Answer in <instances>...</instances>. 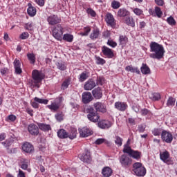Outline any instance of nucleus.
<instances>
[{
	"instance_id": "nucleus-21",
	"label": "nucleus",
	"mask_w": 177,
	"mask_h": 177,
	"mask_svg": "<svg viewBox=\"0 0 177 177\" xmlns=\"http://www.w3.org/2000/svg\"><path fill=\"white\" fill-rule=\"evenodd\" d=\"M102 174L104 177H110L113 174V169L109 167H105L102 169Z\"/></svg>"
},
{
	"instance_id": "nucleus-51",
	"label": "nucleus",
	"mask_w": 177,
	"mask_h": 177,
	"mask_svg": "<svg viewBox=\"0 0 177 177\" xmlns=\"http://www.w3.org/2000/svg\"><path fill=\"white\" fill-rule=\"evenodd\" d=\"M138 132L143 133L146 131V125L145 124H140L138 127Z\"/></svg>"
},
{
	"instance_id": "nucleus-35",
	"label": "nucleus",
	"mask_w": 177,
	"mask_h": 177,
	"mask_svg": "<svg viewBox=\"0 0 177 177\" xmlns=\"http://www.w3.org/2000/svg\"><path fill=\"white\" fill-rule=\"evenodd\" d=\"M160 160H162V161H164V162H166L167 160H168V158H169V153H168V151H164L163 153L160 154Z\"/></svg>"
},
{
	"instance_id": "nucleus-16",
	"label": "nucleus",
	"mask_w": 177,
	"mask_h": 177,
	"mask_svg": "<svg viewBox=\"0 0 177 177\" xmlns=\"http://www.w3.org/2000/svg\"><path fill=\"white\" fill-rule=\"evenodd\" d=\"M80 135L82 138H88V136H91L93 132L91 129L84 127L83 129H79Z\"/></svg>"
},
{
	"instance_id": "nucleus-53",
	"label": "nucleus",
	"mask_w": 177,
	"mask_h": 177,
	"mask_svg": "<svg viewBox=\"0 0 177 177\" xmlns=\"http://www.w3.org/2000/svg\"><path fill=\"white\" fill-rule=\"evenodd\" d=\"M107 45H109L111 48H115V46H117V42L113 40H108Z\"/></svg>"
},
{
	"instance_id": "nucleus-3",
	"label": "nucleus",
	"mask_w": 177,
	"mask_h": 177,
	"mask_svg": "<svg viewBox=\"0 0 177 177\" xmlns=\"http://www.w3.org/2000/svg\"><path fill=\"white\" fill-rule=\"evenodd\" d=\"M32 78L33 80H32V85L38 86V84L42 82V80L45 78V75L38 70H33L32 72Z\"/></svg>"
},
{
	"instance_id": "nucleus-1",
	"label": "nucleus",
	"mask_w": 177,
	"mask_h": 177,
	"mask_svg": "<svg viewBox=\"0 0 177 177\" xmlns=\"http://www.w3.org/2000/svg\"><path fill=\"white\" fill-rule=\"evenodd\" d=\"M94 109L92 106H88L85 109V112L87 114V118L91 122H97L99 120H100V116L98 113H106L107 111V109L106 107V104L103 102H97L94 103L93 104ZM95 109L96 111H95Z\"/></svg>"
},
{
	"instance_id": "nucleus-28",
	"label": "nucleus",
	"mask_w": 177,
	"mask_h": 177,
	"mask_svg": "<svg viewBox=\"0 0 177 177\" xmlns=\"http://www.w3.org/2000/svg\"><path fill=\"white\" fill-rule=\"evenodd\" d=\"M120 45L122 46H125L128 43V37L125 35H120L119 37Z\"/></svg>"
},
{
	"instance_id": "nucleus-15",
	"label": "nucleus",
	"mask_w": 177,
	"mask_h": 177,
	"mask_svg": "<svg viewBox=\"0 0 177 177\" xmlns=\"http://www.w3.org/2000/svg\"><path fill=\"white\" fill-rule=\"evenodd\" d=\"M115 109L119 111H125L128 109V104L126 102H116L115 103Z\"/></svg>"
},
{
	"instance_id": "nucleus-63",
	"label": "nucleus",
	"mask_w": 177,
	"mask_h": 177,
	"mask_svg": "<svg viewBox=\"0 0 177 177\" xmlns=\"http://www.w3.org/2000/svg\"><path fill=\"white\" fill-rule=\"evenodd\" d=\"M128 122L130 124V125H136V122H135V119L132 118H128Z\"/></svg>"
},
{
	"instance_id": "nucleus-55",
	"label": "nucleus",
	"mask_w": 177,
	"mask_h": 177,
	"mask_svg": "<svg viewBox=\"0 0 177 177\" xmlns=\"http://www.w3.org/2000/svg\"><path fill=\"white\" fill-rule=\"evenodd\" d=\"M153 134L154 135V136H160V135L161 134V129H155L153 131Z\"/></svg>"
},
{
	"instance_id": "nucleus-6",
	"label": "nucleus",
	"mask_w": 177,
	"mask_h": 177,
	"mask_svg": "<svg viewBox=\"0 0 177 177\" xmlns=\"http://www.w3.org/2000/svg\"><path fill=\"white\" fill-rule=\"evenodd\" d=\"M53 37L57 39V41H62L63 37V27L62 25H57L53 30Z\"/></svg>"
},
{
	"instance_id": "nucleus-12",
	"label": "nucleus",
	"mask_w": 177,
	"mask_h": 177,
	"mask_svg": "<svg viewBox=\"0 0 177 177\" xmlns=\"http://www.w3.org/2000/svg\"><path fill=\"white\" fill-rule=\"evenodd\" d=\"M82 99L84 104H88L92 102L93 97H92V94L89 92H84L82 95Z\"/></svg>"
},
{
	"instance_id": "nucleus-45",
	"label": "nucleus",
	"mask_w": 177,
	"mask_h": 177,
	"mask_svg": "<svg viewBox=\"0 0 177 177\" xmlns=\"http://www.w3.org/2000/svg\"><path fill=\"white\" fill-rule=\"evenodd\" d=\"M155 13L157 17H161L162 16V11H161V8L160 7H155Z\"/></svg>"
},
{
	"instance_id": "nucleus-27",
	"label": "nucleus",
	"mask_w": 177,
	"mask_h": 177,
	"mask_svg": "<svg viewBox=\"0 0 177 177\" xmlns=\"http://www.w3.org/2000/svg\"><path fill=\"white\" fill-rule=\"evenodd\" d=\"M149 98L154 102L160 100L161 99V95L159 93H151L149 94Z\"/></svg>"
},
{
	"instance_id": "nucleus-9",
	"label": "nucleus",
	"mask_w": 177,
	"mask_h": 177,
	"mask_svg": "<svg viewBox=\"0 0 177 177\" xmlns=\"http://www.w3.org/2000/svg\"><path fill=\"white\" fill-rule=\"evenodd\" d=\"M105 21L108 26H110V27H115V19H114L113 14L107 12L105 17Z\"/></svg>"
},
{
	"instance_id": "nucleus-19",
	"label": "nucleus",
	"mask_w": 177,
	"mask_h": 177,
	"mask_svg": "<svg viewBox=\"0 0 177 177\" xmlns=\"http://www.w3.org/2000/svg\"><path fill=\"white\" fill-rule=\"evenodd\" d=\"M102 53L104 55V56H106L107 57H113L114 56V53H113V50L108 48L107 46H102Z\"/></svg>"
},
{
	"instance_id": "nucleus-26",
	"label": "nucleus",
	"mask_w": 177,
	"mask_h": 177,
	"mask_svg": "<svg viewBox=\"0 0 177 177\" xmlns=\"http://www.w3.org/2000/svg\"><path fill=\"white\" fill-rule=\"evenodd\" d=\"M118 16L119 17H125L126 16H129V12L127 9L120 8L118 12Z\"/></svg>"
},
{
	"instance_id": "nucleus-47",
	"label": "nucleus",
	"mask_w": 177,
	"mask_h": 177,
	"mask_svg": "<svg viewBox=\"0 0 177 177\" xmlns=\"http://www.w3.org/2000/svg\"><path fill=\"white\" fill-rule=\"evenodd\" d=\"M111 6H112L113 9H118V8H120V2L114 0L111 3Z\"/></svg>"
},
{
	"instance_id": "nucleus-34",
	"label": "nucleus",
	"mask_w": 177,
	"mask_h": 177,
	"mask_svg": "<svg viewBox=\"0 0 177 177\" xmlns=\"http://www.w3.org/2000/svg\"><path fill=\"white\" fill-rule=\"evenodd\" d=\"M39 128L41 131H44V132H46V131H50V125L49 124H45L44 123H41L39 124Z\"/></svg>"
},
{
	"instance_id": "nucleus-5",
	"label": "nucleus",
	"mask_w": 177,
	"mask_h": 177,
	"mask_svg": "<svg viewBox=\"0 0 177 177\" xmlns=\"http://www.w3.org/2000/svg\"><path fill=\"white\" fill-rule=\"evenodd\" d=\"M119 161L124 168H128V167L132 165V158L127 154H123L119 158Z\"/></svg>"
},
{
	"instance_id": "nucleus-59",
	"label": "nucleus",
	"mask_w": 177,
	"mask_h": 177,
	"mask_svg": "<svg viewBox=\"0 0 177 177\" xmlns=\"http://www.w3.org/2000/svg\"><path fill=\"white\" fill-rule=\"evenodd\" d=\"M133 12H134L135 15H137V16H140V15H142V13L143 12V11H142V10H140L139 8H135L133 10Z\"/></svg>"
},
{
	"instance_id": "nucleus-29",
	"label": "nucleus",
	"mask_w": 177,
	"mask_h": 177,
	"mask_svg": "<svg viewBox=\"0 0 177 177\" xmlns=\"http://www.w3.org/2000/svg\"><path fill=\"white\" fill-rule=\"evenodd\" d=\"M62 39L66 41V42H72L74 40V35L68 33L64 34Z\"/></svg>"
},
{
	"instance_id": "nucleus-64",
	"label": "nucleus",
	"mask_w": 177,
	"mask_h": 177,
	"mask_svg": "<svg viewBox=\"0 0 177 177\" xmlns=\"http://www.w3.org/2000/svg\"><path fill=\"white\" fill-rule=\"evenodd\" d=\"M17 177H26V174H24V171H23V170L21 169H19Z\"/></svg>"
},
{
	"instance_id": "nucleus-7",
	"label": "nucleus",
	"mask_w": 177,
	"mask_h": 177,
	"mask_svg": "<svg viewBox=\"0 0 177 177\" xmlns=\"http://www.w3.org/2000/svg\"><path fill=\"white\" fill-rule=\"evenodd\" d=\"M161 139L163 142H166V143H171L172 140H174V136L169 131L163 130L161 133Z\"/></svg>"
},
{
	"instance_id": "nucleus-2",
	"label": "nucleus",
	"mask_w": 177,
	"mask_h": 177,
	"mask_svg": "<svg viewBox=\"0 0 177 177\" xmlns=\"http://www.w3.org/2000/svg\"><path fill=\"white\" fill-rule=\"evenodd\" d=\"M150 52L149 57L151 59H157V60H161L164 57V54L165 53V50L164 46L156 41H152L150 43Z\"/></svg>"
},
{
	"instance_id": "nucleus-36",
	"label": "nucleus",
	"mask_w": 177,
	"mask_h": 177,
	"mask_svg": "<svg viewBox=\"0 0 177 177\" xmlns=\"http://www.w3.org/2000/svg\"><path fill=\"white\" fill-rule=\"evenodd\" d=\"M125 23L127 26H130V27H135V22L133 21V18L131 17H127L125 19Z\"/></svg>"
},
{
	"instance_id": "nucleus-39",
	"label": "nucleus",
	"mask_w": 177,
	"mask_h": 177,
	"mask_svg": "<svg viewBox=\"0 0 177 177\" xmlns=\"http://www.w3.org/2000/svg\"><path fill=\"white\" fill-rule=\"evenodd\" d=\"M27 57L28 60L30 62L31 64H35V55H34V53H28Z\"/></svg>"
},
{
	"instance_id": "nucleus-30",
	"label": "nucleus",
	"mask_w": 177,
	"mask_h": 177,
	"mask_svg": "<svg viewBox=\"0 0 177 177\" xmlns=\"http://www.w3.org/2000/svg\"><path fill=\"white\" fill-rule=\"evenodd\" d=\"M69 139H75L77 138V129L75 128H71V130L68 133V136Z\"/></svg>"
},
{
	"instance_id": "nucleus-52",
	"label": "nucleus",
	"mask_w": 177,
	"mask_h": 177,
	"mask_svg": "<svg viewBox=\"0 0 177 177\" xmlns=\"http://www.w3.org/2000/svg\"><path fill=\"white\" fill-rule=\"evenodd\" d=\"M103 82H104V78L101 77L97 78L96 80L97 85H103Z\"/></svg>"
},
{
	"instance_id": "nucleus-4",
	"label": "nucleus",
	"mask_w": 177,
	"mask_h": 177,
	"mask_svg": "<svg viewBox=\"0 0 177 177\" xmlns=\"http://www.w3.org/2000/svg\"><path fill=\"white\" fill-rule=\"evenodd\" d=\"M133 172L136 176H145L146 175V168L141 162H136L133 164Z\"/></svg>"
},
{
	"instance_id": "nucleus-58",
	"label": "nucleus",
	"mask_w": 177,
	"mask_h": 177,
	"mask_svg": "<svg viewBox=\"0 0 177 177\" xmlns=\"http://www.w3.org/2000/svg\"><path fill=\"white\" fill-rule=\"evenodd\" d=\"M30 35H28V32H24L20 35L21 39H27L28 38Z\"/></svg>"
},
{
	"instance_id": "nucleus-18",
	"label": "nucleus",
	"mask_w": 177,
	"mask_h": 177,
	"mask_svg": "<svg viewBox=\"0 0 177 177\" xmlns=\"http://www.w3.org/2000/svg\"><path fill=\"white\" fill-rule=\"evenodd\" d=\"M22 150L25 151V153H32V151H34V146L30 142H25L22 145Z\"/></svg>"
},
{
	"instance_id": "nucleus-61",
	"label": "nucleus",
	"mask_w": 177,
	"mask_h": 177,
	"mask_svg": "<svg viewBox=\"0 0 177 177\" xmlns=\"http://www.w3.org/2000/svg\"><path fill=\"white\" fill-rule=\"evenodd\" d=\"M35 1L39 6H44L45 5V0H35Z\"/></svg>"
},
{
	"instance_id": "nucleus-24",
	"label": "nucleus",
	"mask_w": 177,
	"mask_h": 177,
	"mask_svg": "<svg viewBox=\"0 0 177 177\" xmlns=\"http://www.w3.org/2000/svg\"><path fill=\"white\" fill-rule=\"evenodd\" d=\"M28 165H30V161L27 159H23L21 160V169H27L28 172H31V169H28Z\"/></svg>"
},
{
	"instance_id": "nucleus-17",
	"label": "nucleus",
	"mask_w": 177,
	"mask_h": 177,
	"mask_svg": "<svg viewBox=\"0 0 177 177\" xmlns=\"http://www.w3.org/2000/svg\"><path fill=\"white\" fill-rule=\"evenodd\" d=\"M81 161L83 162H91L92 158L91 157V152L89 151L86 150L85 153H83L80 157Z\"/></svg>"
},
{
	"instance_id": "nucleus-20",
	"label": "nucleus",
	"mask_w": 177,
	"mask_h": 177,
	"mask_svg": "<svg viewBox=\"0 0 177 177\" xmlns=\"http://www.w3.org/2000/svg\"><path fill=\"white\" fill-rule=\"evenodd\" d=\"M93 96L95 99H101L102 96H103V93L102 92V88L100 87H97L92 91Z\"/></svg>"
},
{
	"instance_id": "nucleus-44",
	"label": "nucleus",
	"mask_w": 177,
	"mask_h": 177,
	"mask_svg": "<svg viewBox=\"0 0 177 177\" xmlns=\"http://www.w3.org/2000/svg\"><path fill=\"white\" fill-rule=\"evenodd\" d=\"M167 21L170 26H175L176 24L175 19H174V17H172L171 16L167 19Z\"/></svg>"
},
{
	"instance_id": "nucleus-11",
	"label": "nucleus",
	"mask_w": 177,
	"mask_h": 177,
	"mask_svg": "<svg viewBox=\"0 0 177 177\" xmlns=\"http://www.w3.org/2000/svg\"><path fill=\"white\" fill-rule=\"evenodd\" d=\"M97 125L99 128H101V129H109V128H111V122L106 120H98Z\"/></svg>"
},
{
	"instance_id": "nucleus-40",
	"label": "nucleus",
	"mask_w": 177,
	"mask_h": 177,
	"mask_svg": "<svg viewBox=\"0 0 177 177\" xmlns=\"http://www.w3.org/2000/svg\"><path fill=\"white\" fill-rule=\"evenodd\" d=\"M115 143L118 146V147H121L122 146V138L121 137L116 136L115 137Z\"/></svg>"
},
{
	"instance_id": "nucleus-42",
	"label": "nucleus",
	"mask_w": 177,
	"mask_h": 177,
	"mask_svg": "<svg viewBox=\"0 0 177 177\" xmlns=\"http://www.w3.org/2000/svg\"><path fill=\"white\" fill-rule=\"evenodd\" d=\"M175 102H176V100L172 97H169L167 100V106H175Z\"/></svg>"
},
{
	"instance_id": "nucleus-8",
	"label": "nucleus",
	"mask_w": 177,
	"mask_h": 177,
	"mask_svg": "<svg viewBox=\"0 0 177 177\" xmlns=\"http://www.w3.org/2000/svg\"><path fill=\"white\" fill-rule=\"evenodd\" d=\"M56 102L52 103L50 105H47V107L51 110V111H57L60 107V103L63 102V97H58L55 100Z\"/></svg>"
},
{
	"instance_id": "nucleus-62",
	"label": "nucleus",
	"mask_w": 177,
	"mask_h": 177,
	"mask_svg": "<svg viewBox=\"0 0 177 177\" xmlns=\"http://www.w3.org/2000/svg\"><path fill=\"white\" fill-rule=\"evenodd\" d=\"M25 28L26 30H29L30 31L32 30V24H25Z\"/></svg>"
},
{
	"instance_id": "nucleus-57",
	"label": "nucleus",
	"mask_w": 177,
	"mask_h": 177,
	"mask_svg": "<svg viewBox=\"0 0 177 177\" xmlns=\"http://www.w3.org/2000/svg\"><path fill=\"white\" fill-rule=\"evenodd\" d=\"M106 142V139L104 138H98L95 140V145H102V143H104Z\"/></svg>"
},
{
	"instance_id": "nucleus-32",
	"label": "nucleus",
	"mask_w": 177,
	"mask_h": 177,
	"mask_svg": "<svg viewBox=\"0 0 177 177\" xmlns=\"http://www.w3.org/2000/svg\"><path fill=\"white\" fill-rule=\"evenodd\" d=\"M141 73H142V74L147 75V74H150V68H149L147 66V64H142L141 68Z\"/></svg>"
},
{
	"instance_id": "nucleus-54",
	"label": "nucleus",
	"mask_w": 177,
	"mask_h": 177,
	"mask_svg": "<svg viewBox=\"0 0 177 177\" xmlns=\"http://www.w3.org/2000/svg\"><path fill=\"white\" fill-rule=\"evenodd\" d=\"M1 145H3V146H4V147H6L7 150H9V147L10 146V141L6 140L4 142H2Z\"/></svg>"
},
{
	"instance_id": "nucleus-48",
	"label": "nucleus",
	"mask_w": 177,
	"mask_h": 177,
	"mask_svg": "<svg viewBox=\"0 0 177 177\" xmlns=\"http://www.w3.org/2000/svg\"><path fill=\"white\" fill-rule=\"evenodd\" d=\"M70 85V80H65L64 82H63V84H62V89H67V88H68V86Z\"/></svg>"
},
{
	"instance_id": "nucleus-22",
	"label": "nucleus",
	"mask_w": 177,
	"mask_h": 177,
	"mask_svg": "<svg viewBox=\"0 0 177 177\" xmlns=\"http://www.w3.org/2000/svg\"><path fill=\"white\" fill-rule=\"evenodd\" d=\"M57 136L59 139H67L68 138V133L66 130L61 129L57 131Z\"/></svg>"
},
{
	"instance_id": "nucleus-49",
	"label": "nucleus",
	"mask_w": 177,
	"mask_h": 177,
	"mask_svg": "<svg viewBox=\"0 0 177 177\" xmlns=\"http://www.w3.org/2000/svg\"><path fill=\"white\" fill-rule=\"evenodd\" d=\"M150 113H151L150 111L148 110L147 109H142L140 111V114H141V115H143V116L149 115V114H150Z\"/></svg>"
},
{
	"instance_id": "nucleus-10",
	"label": "nucleus",
	"mask_w": 177,
	"mask_h": 177,
	"mask_svg": "<svg viewBox=\"0 0 177 177\" xmlns=\"http://www.w3.org/2000/svg\"><path fill=\"white\" fill-rule=\"evenodd\" d=\"M47 21L50 26H56L60 23V19L57 15H50L47 17Z\"/></svg>"
},
{
	"instance_id": "nucleus-56",
	"label": "nucleus",
	"mask_w": 177,
	"mask_h": 177,
	"mask_svg": "<svg viewBox=\"0 0 177 177\" xmlns=\"http://www.w3.org/2000/svg\"><path fill=\"white\" fill-rule=\"evenodd\" d=\"M55 118L57 121H63V114L62 113H57L55 115Z\"/></svg>"
},
{
	"instance_id": "nucleus-50",
	"label": "nucleus",
	"mask_w": 177,
	"mask_h": 177,
	"mask_svg": "<svg viewBox=\"0 0 177 177\" xmlns=\"http://www.w3.org/2000/svg\"><path fill=\"white\" fill-rule=\"evenodd\" d=\"M86 12L88 15H90L92 17H95V16H96V12L92 8H88Z\"/></svg>"
},
{
	"instance_id": "nucleus-14",
	"label": "nucleus",
	"mask_w": 177,
	"mask_h": 177,
	"mask_svg": "<svg viewBox=\"0 0 177 177\" xmlns=\"http://www.w3.org/2000/svg\"><path fill=\"white\" fill-rule=\"evenodd\" d=\"M95 86H96V83L95 82V80H93V79H90L87 82H86L84 86V89L85 91H92V89H93Z\"/></svg>"
},
{
	"instance_id": "nucleus-37",
	"label": "nucleus",
	"mask_w": 177,
	"mask_h": 177,
	"mask_svg": "<svg viewBox=\"0 0 177 177\" xmlns=\"http://www.w3.org/2000/svg\"><path fill=\"white\" fill-rule=\"evenodd\" d=\"M132 151H133V149H132V148H131L129 145H124L123 153H126L127 154H129V156H130Z\"/></svg>"
},
{
	"instance_id": "nucleus-13",
	"label": "nucleus",
	"mask_w": 177,
	"mask_h": 177,
	"mask_svg": "<svg viewBox=\"0 0 177 177\" xmlns=\"http://www.w3.org/2000/svg\"><path fill=\"white\" fill-rule=\"evenodd\" d=\"M28 130L30 135H34V136H37V135L39 133V129L38 128V126L34 124H29Z\"/></svg>"
},
{
	"instance_id": "nucleus-33",
	"label": "nucleus",
	"mask_w": 177,
	"mask_h": 177,
	"mask_svg": "<svg viewBox=\"0 0 177 177\" xmlns=\"http://www.w3.org/2000/svg\"><path fill=\"white\" fill-rule=\"evenodd\" d=\"M56 66H57V68H58V70H60L61 71H64V70L67 68V66H66V63L62 61L57 62Z\"/></svg>"
},
{
	"instance_id": "nucleus-31",
	"label": "nucleus",
	"mask_w": 177,
	"mask_h": 177,
	"mask_svg": "<svg viewBox=\"0 0 177 177\" xmlns=\"http://www.w3.org/2000/svg\"><path fill=\"white\" fill-rule=\"evenodd\" d=\"M99 35H100L99 29H94L90 35V38L91 39H97V38H99Z\"/></svg>"
},
{
	"instance_id": "nucleus-43",
	"label": "nucleus",
	"mask_w": 177,
	"mask_h": 177,
	"mask_svg": "<svg viewBox=\"0 0 177 177\" xmlns=\"http://www.w3.org/2000/svg\"><path fill=\"white\" fill-rule=\"evenodd\" d=\"M95 62L97 64L103 66L106 63V61L100 57L95 56Z\"/></svg>"
},
{
	"instance_id": "nucleus-41",
	"label": "nucleus",
	"mask_w": 177,
	"mask_h": 177,
	"mask_svg": "<svg viewBox=\"0 0 177 177\" xmlns=\"http://www.w3.org/2000/svg\"><path fill=\"white\" fill-rule=\"evenodd\" d=\"M35 102H37V103H40L41 104H48V102H49L48 100L45 99H41L37 97H35L34 98Z\"/></svg>"
},
{
	"instance_id": "nucleus-25",
	"label": "nucleus",
	"mask_w": 177,
	"mask_h": 177,
	"mask_svg": "<svg viewBox=\"0 0 177 177\" xmlns=\"http://www.w3.org/2000/svg\"><path fill=\"white\" fill-rule=\"evenodd\" d=\"M130 157H132L135 160H140L142 157V152L133 150L131 153H130Z\"/></svg>"
},
{
	"instance_id": "nucleus-60",
	"label": "nucleus",
	"mask_w": 177,
	"mask_h": 177,
	"mask_svg": "<svg viewBox=\"0 0 177 177\" xmlns=\"http://www.w3.org/2000/svg\"><path fill=\"white\" fill-rule=\"evenodd\" d=\"M21 65V64L20 63V61L17 59H15L14 61V67L15 68L17 67H20V66Z\"/></svg>"
},
{
	"instance_id": "nucleus-46",
	"label": "nucleus",
	"mask_w": 177,
	"mask_h": 177,
	"mask_svg": "<svg viewBox=\"0 0 177 177\" xmlns=\"http://www.w3.org/2000/svg\"><path fill=\"white\" fill-rule=\"evenodd\" d=\"M89 32H91V28H85L84 32H81L80 35H82V37H86L89 34Z\"/></svg>"
},
{
	"instance_id": "nucleus-23",
	"label": "nucleus",
	"mask_w": 177,
	"mask_h": 177,
	"mask_svg": "<svg viewBox=\"0 0 177 177\" xmlns=\"http://www.w3.org/2000/svg\"><path fill=\"white\" fill-rule=\"evenodd\" d=\"M28 6H29L27 10L28 15L31 17H34V16L37 15V9L35 7H32L30 3L28 4Z\"/></svg>"
},
{
	"instance_id": "nucleus-38",
	"label": "nucleus",
	"mask_w": 177,
	"mask_h": 177,
	"mask_svg": "<svg viewBox=\"0 0 177 177\" xmlns=\"http://www.w3.org/2000/svg\"><path fill=\"white\" fill-rule=\"evenodd\" d=\"M88 77L89 76L88 75V73L86 72H83L80 75L79 81L80 82H84V81H86V80H88Z\"/></svg>"
}]
</instances>
